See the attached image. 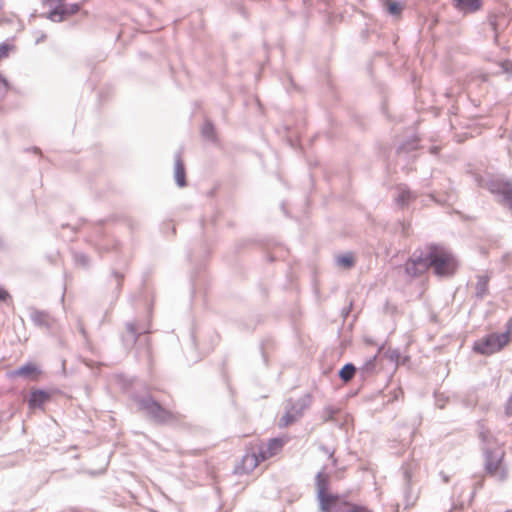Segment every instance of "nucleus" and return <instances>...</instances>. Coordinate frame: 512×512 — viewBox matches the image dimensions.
Instances as JSON below:
<instances>
[{"mask_svg":"<svg viewBox=\"0 0 512 512\" xmlns=\"http://www.w3.org/2000/svg\"><path fill=\"white\" fill-rule=\"evenodd\" d=\"M288 441L289 437L286 435L271 438L267 442L260 439L251 441L245 455L235 464L234 474L238 476L251 474L260 463L280 454Z\"/></svg>","mask_w":512,"mask_h":512,"instance_id":"nucleus-1","label":"nucleus"},{"mask_svg":"<svg viewBox=\"0 0 512 512\" xmlns=\"http://www.w3.org/2000/svg\"><path fill=\"white\" fill-rule=\"evenodd\" d=\"M428 260L430 268L440 277H450L457 270L455 257L446 248L438 245L428 246Z\"/></svg>","mask_w":512,"mask_h":512,"instance_id":"nucleus-2","label":"nucleus"},{"mask_svg":"<svg viewBox=\"0 0 512 512\" xmlns=\"http://www.w3.org/2000/svg\"><path fill=\"white\" fill-rule=\"evenodd\" d=\"M512 340V327L509 324L508 329L503 334L492 333L474 343L473 349L483 355H491L500 351Z\"/></svg>","mask_w":512,"mask_h":512,"instance_id":"nucleus-3","label":"nucleus"},{"mask_svg":"<svg viewBox=\"0 0 512 512\" xmlns=\"http://www.w3.org/2000/svg\"><path fill=\"white\" fill-rule=\"evenodd\" d=\"M320 509L322 512H373L369 507L349 502L337 494L326 498Z\"/></svg>","mask_w":512,"mask_h":512,"instance_id":"nucleus-4","label":"nucleus"},{"mask_svg":"<svg viewBox=\"0 0 512 512\" xmlns=\"http://www.w3.org/2000/svg\"><path fill=\"white\" fill-rule=\"evenodd\" d=\"M503 451H489L485 456V471L491 476L503 481L507 478V471L503 465Z\"/></svg>","mask_w":512,"mask_h":512,"instance_id":"nucleus-5","label":"nucleus"},{"mask_svg":"<svg viewBox=\"0 0 512 512\" xmlns=\"http://www.w3.org/2000/svg\"><path fill=\"white\" fill-rule=\"evenodd\" d=\"M429 268L428 246L421 250L418 256L415 255L405 263L406 272L411 276H420Z\"/></svg>","mask_w":512,"mask_h":512,"instance_id":"nucleus-6","label":"nucleus"},{"mask_svg":"<svg viewBox=\"0 0 512 512\" xmlns=\"http://www.w3.org/2000/svg\"><path fill=\"white\" fill-rule=\"evenodd\" d=\"M317 497L319 506L325 501L326 498L332 497L334 494L330 493V476L324 471H320L315 477Z\"/></svg>","mask_w":512,"mask_h":512,"instance_id":"nucleus-7","label":"nucleus"},{"mask_svg":"<svg viewBox=\"0 0 512 512\" xmlns=\"http://www.w3.org/2000/svg\"><path fill=\"white\" fill-rule=\"evenodd\" d=\"M51 393L42 389H32L28 398L30 410L44 409V405L51 400Z\"/></svg>","mask_w":512,"mask_h":512,"instance_id":"nucleus-8","label":"nucleus"},{"mask_svg":"<svg viewBox=\"0 0 512 512\" xmlns=\"http://www.w3.org/2000/svg\"><path fill=\"white\" fill-rule=\"evenodd\" d=\"M41 374L42 371L40 367L32 362L26 363L25 365L12 372L13 377H23L33 381L38 380Z\"/></svg>","mask_w":512,"mask_h":512,"instance_id":"nucleus-9","label":"nucleus"},{"mask_svg":"<svg viewBox=\"0 0 512 512\" xmlns=\"http://www.w3.org/2000/svg\"><path fill=\"white\" fill-rule=\"evenodd\" d=\"M303 415V411L301 408H297L296 406H291L286 412L282 415V417L278 421V426L280 428H287L293 423H295L298 419H300Z\"/></svg>","mask_w":512,"mask_h":512,"instance_id":"nucleus-10","label":"nucleus"},{"mask_svg":"<svg viewBox=\"0 0 512 512\" xmlns=\"http://www.w3.org/2000/svg\"><path fill=\"white\" fill-rule=\"evenodd\" d=\"M147 411L158 421L164 422L174 418L172 412L161 407L157 402L151 401L146 405Z\"/></svg>","mask_w":512,"mask_h":512,"instance_id":"nucleus-11","label":"nucleus"},{"mask_svg":"<svg viewBox=\"0 0 512 512\" xmlns=\"http://www.w3.org/2000/svg\"><path fill=\"white\" fill-rule=\"evenodd\" d=\"M453 6L462 13H473L481 9L482 0H452Z\"/></svg>","mask_w":512,"mask_h":512,"instance_id":"nucleus-12","label":"nucleus"},{"mask_svg":"<svg viewBox=\"0 0 512 512\" xmlns=\"http://www.w3.org/2000/svg\"><path fill=\"white\" fill-rule=\"evenodd\" d=\"M60 9H53L49 14V19L56 21L57 19L62 20L64 16L75 14L79 11L80 6L78 4L71 5H60Z\"/></svg>","mask_w":512,"mask_h":512,"instance_id":"nucleus-13","label":"nucleus"},{"mask_svg":"<svg viewBox=\"0 0 512 512\" xmlns=\"http://www.w3.org/2000/svg\"><path fill=\"white\" fill-rule=\"evenodd\" d=\"M420 493V489L413 491L411 486V479L409 478L407 483V491L405 495V509H411L416 505L420 498Z\"/></svg>","mask_w":512,"mask_h":512,"instance_id":"nucleus-14","label":"nucleus"},{"mask_svg":"<svg viewBox=\"0 0 512 512\" xmlns=\"http://www.w3.org/2000/svg\"><path fill=\"white\" fill-rule=\"evenodd\" d=\"M489 281L490 279L487 275L477 276L475 294L478 298H483L489 293Z\"/></svg>","mask_w":512,"mask_h":512,"instance_id":"nucleus-15","label":"nucleus"},{"mask_svg":"<svg viewBox=\"0 0 512 512\" xmlns=\"http://www.w3.org/2000/svg\"><path fill=\"white\" fill-rule=\"evenodd\" d=\"M415 199L413 193L404 186L398 187V195L396 197V202L398 205L404 207L408 205L411 201Z\"/></svg>","mask_w":512,"mask_h":512,"instance_id":"nucleus-16","label":"nucleus"},{"mask_svg":"<svg viewBox=\"0 0 512 512\" xmlns=\"http://www.w3.org/2000/svg\"><path fill=\"white\" fill-rule=\"evenodd\" d=\"M175 180L180 187L186 185L185 167L183 161L178 158L175 162Z\"/></svg>","mask_w":512,"mask_h":512,"instance_id":"nucleus-17","label":"nucleus"},{"mask_svg":"<svg viewBox=\"0 0 512 512\" xmlns=\"http://www.w3.org/2000/svg\"><path fill=\"white\" fill-rule=\"evenodd\" d=\"M382 5L391 15L400 16L402 14L403 5L395 0H382Z\"/></svg>","mask_w":512,"mask_h":512,"instance_id":"nucleus-18","label":"nucleus"},{"mask_svg":"<svg viewBox=\"0 0 512 512\" xmlns=\"http://www.w3.org/2000/svg\"><path fill=\"white\" fill-rule=\"evenodd\" d=\"M338 266L344 269H350L355 264V257L352 253H346L337 257Z\"/></svg>","mask_w":512,"mask_h":512,"instance_id":"nucleus-19","label":"nucleus"},{"mask_svg":"<svg viewBox=\"0 0 512 512\" xmlns=\"http://www.w3.org/2000/svg\"><path fill=\"white\" fill-rule=\"evenodd\" d=\"M355 374V367L352 364H346L341 370H340V378L347 382L350 381Z\"/></svg>","mask_w":512,"mask_h":512,"instance_id":"nucleus-20","label":"nucleus"},{"mask_svg":"<svg viewBox=\"0 0 512 512\" xmlns=\"http://www.w3.org/2000/svg\"><path fill=\"white\" fill-rule=\"evenodd\" d=\"M377 366V355L368 359L361 367L362 372L366 374L373 373Z\"/></svg>","mask_w":512,"mask_h":512,"instance_id":"nucleus-21","label":"nucleus"},{"mask_svg":"<svg viewBox=\"0 0 512 512\" xmlns=\"http://www.w3.org/2000/svg\"><path fill=\"white\" fill-rule=\"evenodd\" d=\"M500 193L503 195L505 202L512 209V185L508 183L504 184Z\"/></svg>","mask_w":512,"mask_h":512,"instance_id":"nucleus-22","label":"nucleus"},{"mask_svg":"<svg viewBox=\"0 0 512 512\" xmlns=\"http://www.w3.org/2000/svg\"><path fill=\"white\" fill-rule=\"evenodd\" d=\"M13 49L12 45L3 43L0 44V58L3 59L9 55V52Z\"/></svg>","mask_w":512,"mask_h":512,"instance_id":"nucleus-23","label":"nucleus"},{"mask_svg":"<svg viewBox=\"0 0 512 512\" xmlns=\"http://www.w3.org/2000/svg\"><path fill=\"white\" fill-rule=\"evenodd\" d=\"M44 5L53 7L54 9H60L63 5V0H42Z\"/></svg>","mask_w":512,"mask_h":512,"instance_id":"nucleus-24","label":"nucleus"},{"mask_svg":"<svg viewBox=\"0 0 512 512\" xmlns=\"http://www.w3.org/2000/svg\"><path fill=\"white\" fill-rule=\"evenodd\" d=\"M10 299V294L4 288H0V302H6Z\"/></svg>","mask_w":512,"mask_h":512,"instance_id":"nucleus-25","label":"nucleus"},{"mask_svg":"<svg viewBox=\"0 0 512 512\" xmlns=\"http://www.w3.org/2000/svg\"><path fill=\"white\" fill-rule=\"evenodd\" d=\"M505 412L507 415L512 416V395L509 397V399L506 402Z\"/></svg>","mask_w":512,"mask_h":512,"instance_id":"nucleus-26","label":"nucleus"}]
</instances>
